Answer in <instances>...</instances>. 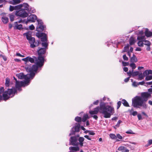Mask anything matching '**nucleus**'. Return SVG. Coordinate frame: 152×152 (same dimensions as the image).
Segmentation results:
<instances>
[{"label": "nucleus", "instance_id": "obj_1", "mask_svg": "<svg viewBox=\"0 0 152 152\" xmlns=\"http://www.w3.org/2000/svg\"><path fill=\"white\" fill-rule=\"evenodd\" d=\"M99 112L104 115V117L105 118H110L111 115L114 112V108L110 105H106L103 102H101L99 106L94 108L93 111H90L89 113L91 115L96 114Z\"/></svg>", "mask_w": 152, "mask_h": 152}, {"label": "nucleus", "instance_id": "obj_2", "mask_svg": "<svg viewBox=\"0 0 152 152\" xmlns=\"http://www.w3.org/2000/svg\"><path fill=\"white\" fill-rule=\"evenodd\" d=\"M20 5H21L20 9L18 10L14 11L13 13L16 16L23 18L28 17V13L25 10H27L28 12L29 11V7L28 4L24 3Z\"/></svg>", "mask_w": 152, "mask_h": 152}, {"label": "nucleus", "instance_id": "obj_3", "mask_svg": "<svg viewBox=\"0 0 152 152\" xmlns=\"http://www.w3.org/2000/svg\"><path fill=\"white\" fill-rule=\"evenodd\" d=\"M16 92V89L13 88H8L3 92L2 96L0 95V101L4 100L6 101L9 99L10 98L13 97Z\"/></svg>", "mask_w": 152, "mask_h": 152}, {"label": "nucleus", "instance_id": "obj_4", "mask_svg": "<svg viewBox=\"0 0 152 152\" xmlns=\"http://www.w3.org/2000/svg\"><path fill=\"white\" fill-rule=\"evenodd\" d=\"M139 96H136L132 99V105L136 108H140L142 106L144 108L146 107V105L143 104L142 99Z\"/></svg>", "mask_w": 152, "mask_h": 152}, {"label": "nucleus", "instance_id": "obj_5", "mask_svg": "<svg viewBox=\"0 0 152 152\" xmlns=\"http://www.w3.org/2000/svg\"><path fill=\"white\" fill-rule=\"evenodd\" d=\"M46 49L43 48H40L37 51L38 56L37 58L39 61L37 64L39 66H43L44 64L45 54L46 52Z\"/></svg>", "mask_w": 152, "mask_h": 152}, {"label": "nucleus", "instance_id": "obj_6", "mask_svg": "<svg viewBox=\"0 0 152 152\" xmlns=\"http://www.w3.org/2000/svg\"><path fill=\"white\" fill-rule=\"evenodd\" d=\"M39 67L35 64L31 66V64H30V65H26L25 66L26 71L30 72L29 76L30 78L32 79L33 78L35 75L34 72H36Z\"/></svg>", "mask_w": 152, "mask_h": 152}, {"label": "nucleus", "instance_id": "obj_7", "mask_svg": "<svg viewBox=\"0 0 152 152\" xmlns=\"http://www.w3.org/2000/svg\"><path fill=\"white\" fill-rule=\"evenodd\" d=\"M22 60L24 61L25 62L26 66V65H28V64L29 61L31 63H34L35 62L36 66H39V67H41L42 66H39L37 64V62H39L37 59V58L34 56H33V58H31L29 56H27L26 57L22 59Z\"/></svg>", "mask_w": 152, "mask_h": 152}, {"label": "nucleus", "instance_id": "obj_8", "mask_svg": "<svg viewBox=\"0 0 152 152\" xmlns=\"http://www.w3.org/2000/svg\"><path fill=\"white\" fill-rule=\"evenodd\" d=\"M38 25L36 28V31L38 32L45 31L46 30V26L43 25V23L40 19L37 20Z\"/></svg>", "mask_w": 152, "mask_h": 152}, {"label": "nucleus", "instance_id": "obj_9", "mask_svg": "<svg viewBox=\"0 0 152 152\" xmlns=\"http://www.w3.org/2000/svg\"><path fill=\"white\" fill-rule=\"evenodd\" d=\"M79 135L76 136L71 137L69 139L70 144L72 145L77 146L79 143L77 142L78 137Z\"/></svg>", "mask_w": 152, "mask_h": 152}, {"label": "nucleus", "instance_id": "obj_10", "mask_svg": "<svg viewBox=\"0 0 152 152\" xmlns=\"http://www.w3.org/2000/svg\"><path fill=\"white\" fill-rule=\"evenodd\" d=\"M80 124L78 123L77 124L76 126L72 128L70 130V133H69V135L70 136L75 134V132H79L80 131Z\"/></svg>", "mask_w": 152, "mask_h": 152}, {"label": "nucleus", "instance_id": "obj_11", "mask_svg": "<svg viewBox=\"0 0 152 152\" xmlns=\"http://www.w3.org/2000/svg\"><path fill=\"white\" fill-rule=\"evenodd\" d=\"M143 102H146L148 100V98L151 97V94H149L148 92H143L141 94V96Z\"/></svg>", "mask_w": 152, "mask_h": 152}, {"label": "nucleus", "instance_id": "obj_12", "mask_svg": "<svg viewBox=\"0 0 152 152\" xmlns=\"http://www.w3.org/2000/svg\"><path fill=\"white\" fill-rule=\"evenodd\" d=\"M37 17L36 15L34 14H31L29 15L27 18V20L26 21V23L28 22H34L37 20Z\"/></svg>", "mask_w": 152, "mask_h": 152}, {"label": "nucleus", "instance_id": "obj_13", "mask_svg": "<svg viewBox=\"0 0 152 152\" xmlns=\"http://www.w3.org/2000/svg\"><path fill=\"white\" fill-rule=\"evenodd\" d=\"M21 86H23V84L22 83V81H21L20 82L18 81H16V84H15V88L16 89V90H17L16 89H17L19 91H22V89L21 88ZM13 87H12L11 88H13ZM15 88V87H14ZM17 93V92L15 93Z\"/></svg>", "mask_w": 152, "mask_h": 152}, {"label": "nucleus", "instance_id": "obj_14", "mask_svg": "<svg viewBox=\"0 0 152 152\" xmlns=\"http://www.w3.org/2000/svg\"><path fill=\"white\" fill-rule=\"evenodd\" d=\"M29 43L30 44V47L31 48H34L35 47L37 46L38 45H34L35 42V39L34 37H32V38H30L28 40Z\"/></svg>", "mask_w": 152, "mask_h": 152}, {"label": "nucleus", "instance_id": "obj_15", "mask_svg": "<svg viewBox=\"0 0 152 152\" xmlns=\"http://www.w3.org/2000/svg\"><path fill=\"white\" fill-rule=\"evenodd\" d=\"M21 5H18L15 6L10 5V10L12 11L14 10H18L20 9Z\"/></svg>", "mask_w": 152, "mask_h": 152}, {"label": "nucleus", "instance_id": "obj_16", "mask_svg": "<svg viewBox=\"0 0 152 152\" xmlns=\"http://www.w3.org/2000/svg\"><path fill=\"white\" fill-rule=\"evenodd\" d=\"M118 149V151H121V152H129V151L126 147L123 146L119 147Z\"/></svg>", "mask_w": 152, "mask_h": 152}, {"label": "nucleus", "instance_id": "obj_17", "mask_svg": "<svg viewBox=\"0 0 152 152\" xmlns=\"http://www.w3.org/2000/svg\"><path fill=\"white\" fill-rule=\"evenodd\" d=\"M69 150L71 151H73L77 152L79 151L80 150V148L78 147H74L71 146L69 148Z\"/></svg>", "mask_w": 152, "mask_h": 152}, {"label": "nucleus", "instance_id": "obj_18", "mask_svg": "<svg viewBox=\"0 0 152 152\" xmlns=\"http://www.w3.org/2000/svg\"><path fill=\"white\" fill-rule=\"evenodd\" d=\"M145 35L147 37H151L152 36V32L149 31L148 28H146L145 32Z\"/></svg>", "mask_w": 152, "mask_h": 152}, {"label": "nucleus", "instance_id": "obj_19", "mask_svg": "<svg viewBox=\"0 0 152 152\" xmlns=\"http://www.w3.org/2000/svg\"><path fill=\"white\" fill-rule=\"evenodd\" d=\"M10 3L12 4H16L20 2V0H11L9 1Z\"/></svg>", "mask_w": 152, "mask_h": 152}, {"label": "nucleus", "instance_id": "obj_20", "mask_svg": "<svg viewBox=\"0 0 152 152\" xmlns=\"http://www.w3.org/2000/svg\"><path fill=\"white\" fill-rule=\"evenodd\" d=\"M78 140L79 142V144L81 146H82L83 145V142L84 140V138L83 137H80Z\"/></svg>", "mask_w": 152, "mask_h": 152}, {"label": "nucleus", "instance_id": "obj_21", "mask_svg": "<svg viewBox=\"0 0 152 152\" xmlns=\"http://www.w3.org/2000/svg\"><path fill=\"white\" fill-rule=\"evenodd\" d=\"M23 35L26 36V39L28 40L32 37H31V34L29 32L25 33L23 34Z\"/></svg>", "mask_w": 152, "mask_h": 152}, {"label": "nucleus", "instance_id": "obj_22", "mask_svg": "<svg viewBox=\"0 0 152 152\" xmlns=\"http://www.w3.org/2000/svg\"><path fill=\"white\" fill-rule=\"evenodd\" d=\"M133 108H132L130 110H129L130 114V115H133V116H135L137 115V112L136 111H134Z\"/></svg>", "mask_w": 152, "mask_h": 152}, {"label": "nucleus", "instance_id": "obj_23", "mask_svg": "<svg viewBox=\"0 0 152 152\" xmlns=\"http://www.w3.org/2000/svg\"><path fill=\"white\" fill-rule=\"evenodd\" d=\"M1 20L2 22L5 24L7 23L9 21L8 18L6 16H3L2 17Z\"/></svg>", "mask_w": 152, "mask_h": 152}, {"label": "nucleus", "instance_id": "obj_24", "mask_svg": "<svg viewBox=\"0 0 152 152\" xmlns=\"http://www.w3.org/2000/svg\"><path fill=\"white\" fill-rule=\"evenodd\" d=\"M15 26L14 27L17 29L20 30L22 28V25L21 24L18 25L17 22L15 23Z\"/></svg>", "mask_w": 152, "mask_h": 152}, {"label": "nucleus", "instance_id": "obj_25", "mask_svg": "<svg viewBox=\"0 0 152 152\" xmlns=\"http://www.w3.org/2000/svg\"><path fill=\"white\" fill-rule=\"evenodd\" d=\"M41 41L42 42H47V37L46 34L45 33V34L43 35V36L41 38Z\"/></svg>", "mask_w": 152, "mask_h": 152}, {"label": "nucleus", "instance_id": "obj_26", "mask_svg": "<svg viewBox=\"0 0 152 152\" xmlns=\"http://www.w3.org/2000/svg\"><path fill=\"white\" fill-rule=\"evenodd\" d=\"M48 43L47 42H42V46L44 47L45 49L47 50L48 49Z\"/></svg>", "mask_w": 152, "mask_h": 152}, {"label": "nucleus", "instance_id": "obj_27", "mask_svg": "<svg viewBox=\"0 0 152 152\" xmlns=\"http://www.w3.org/2000/svg\"><path fill=\"white\" fill-rule=\"evenodd\" d=\"M129 44L131 45H133L135 42V41L134 38L131 37L129 39Z\"/></svg>", "mask_w": 152, "mask_h": 152}, {"label": "nucleus", "instance_id": "obj_28", "mask_svg": "<svg viewBox=\"0 0 152 152\" xmlns=\"http://www.w3.org/2000/svg\"><path fill=\"white\" fill-rule=\"evenodd\" d=\"M25 75H24L23 73H20L19 74H17L16 76L18 77V78L20 79H23Z\"/></svg>", "mask_w": 152, "mask_h": 152}, {"label": "nucleus", "instance_id": "obj_29", "mask_svg": "<svg viewBox=\"0 0 152 152\" xmlns=\"http://www.w3.org/2000/svg\"><path fill=\"white\" fill-rule=\"evenodd\" d=\"M122 102L124 106L128 107H129V105L128 102L126 100L124 99H122Z\"/></svg>", "mask_w": 152, "mask_h": 152}, {"label": "nucleus", "instance_id": "obj_30", "mask_svg": "<svg viewBox=\"0 0 152 152\" xmlns=\"http://www.w3.org/2000/svg\"><path fill=\"white\" fill-rule=\"evenodd\" d=\"M131 61L132 62H136L137 61V58L133 54V56L131 58Z\"/></svg>", "mask_w": 152, "mask_h": 152}, {"label": "nucleus", "instance_id": "obj_31", "mask_svg": "<svg viewBox=\"0 0 152 152\" xmlns=\"http://www.w3.org/2000/svg\"><path fill=\"white\" fill-rule=\"evenodd\" d=\"M10 79L8 78H6V82L5 85L6 86L8 87L10 86Z\"/></svg>", "mask_w": 152, "mask_h": 152}, {"label": "nucleus", "instance_id": "obj_32", "mask_svg": "<svg viewBox=\"0 0 152 152\" xmlns=\"http://www.w3.org/2000/svg\"><path fill=\"white\" fill-rule=\"evenodd\" d=\"M88 118V116L87 114H85L84 115L82 121L83 122H85L87 119Z\"/></svg>", "mask_w": 152, "mask_h": 152}, {"label": "nucleus", "instance_id": "obj_33", "mask_svg": "<svg viewBox=\"0 0 152 152\" xmlns=\"http://www.w3.org/2000/svg\"><path fill=\"white\" fill-rule=\"evenodd\" d=\"M44 34H45V33L43 32H37L36 34V36L38 38H41V37H42Z\"/></svg>", "mask_w": 152, "mask_h": 152}, {"label": "nucleus", "instance_id": "obj_34", "mask_svg": "<svg viewBox=\"0 0 152 152\" xmlns=\"http://www.w3.org/2000/svg\"><path fill=\"white\" fill-rule=\"evenodd\" d=\"M122 122V121H121L120 120H119L118 121L116 124L115 126H113V128H114L115 129H116L118 127L120 126V124Z\"/></svg>", "mask_w": 152, "mask_h": 152}, {"label": "nucleus", "instance_id": "obj_35", "mask_svg": "<svg viewBox=\"0 0 152 152\" xmlns=\"http://www.w3.org/2000/svg\"><path fill=\"white\" fill-rule=\"evenodd\" d=\"M23 86H25L26 85H28L29 83V80H25L24 82H22Z\"/></svg>", "mask_w": 152, "mask_h": 152}, {"label": "nucleus", "instance_id": "obj_36", "mask_svg": "<svg viewBox=\"0 0 152 152\" xmlns=\"http://www.w3.org/2000/svg\"><path fill=\"white\" fill-rule=\"evenodd\" d=\"M137 43L138 45L139 46L142 47L143 46V42L144 41L140 40Z\"/></svg>", "mask_w": 152, "mask_h": 152}, {"label": "nucleus", "instance_id": "obj_37", "mask_svg": "<svg viewBox=\"0 0 152 152\" xmlns=\"http://www.w3.org/2000/svg\"><path fill=\"white\" fill-rule=\"evenodd\" d=\"M129 45L128 44L126 46H125L124 48V49L122 51V53L124 52H126L129 50Z\"/></svg>", "mask_w": 152, "mask_h": 152}, {"label": "nucleus", "instance_id": "obj_38", "mask_svg": "<svg viewBox=\"0 0 152 152\" xmlns=\"http://www.w3.org/2000/svg\"><path fill=\"white\" fill-rule=\"evenodd\" d=\"M144 43L143 42V44L147 45V46H150V45H151V42L148 40H145L144 41Z\"/></svg>", "mask_w": 152, "mask_h": 152}, {"label": "nucleus", "instance_id": "obj_39", "mask_svg": "<svg viewBox=\"0 0 152 152\" xmlns=\"http://www.w3.org/2000/svg\"><path fill=\"white\" fill-rule=\"evenodd\" d=\"M75 120L78 122H80L82 121V118L80 117L77 116L75 118Z\"/></svg>", "mask_w": 152, "mask_h": 152}, {"label": "nucleus", "instance_id": "obj_40", "mask_svg": "<svg viewBox=\"0 0 152 152\" xmlns=\"http://www.w3.org/2000/svg\"><path fill=\"white\" fill-rule=\"evenodd\" d=\"M9 17L11 21H12L14 20L15 15L13 14H10Z\"/></svg>", "mask_w": 152, "mask_h": 152}, {"label": "nucleus", "instance_id": "obj_41", "mask_svg": "<svg viewBox=\"0 0 152 152\" xmlns=\"http://www.w3.org/2000/svg\"><path fill=\"white\" fill-rule=\"evenodd\" d=\"M152 79V75H147L146 76L145 80L148 81Z\"/></svg>", "mask_w": 152, "mask_h": 152}, {"label": "nucleus", "instance_id": "obj_42", "mask_svg": "<svg viewBox=\"0 0 152 152\" xmlns=\"http://www.w3.org/2000/svg\"><path fill=\"white\" fill-rule=\"evenodd\" d=\"M110 136L111 138L113 139H116V135L113 134H110Z\"/></svg>", "mask_w": 152, "mask_h": 152}, {"label": "nucleus", "instance_id": "obj_43", "mask_svg": "<svg viewBox=\"0 0 152 152\" xmlns=\"http://www.w3.org/2000/svg\"><path fill=\"white\" fill-rule=\"evenodd\" d=\"M152 144V140H149L148 141V143L145 145V147H148Z\"/></svg>", "mask_w": 152, "mask_h": 152}, {"label": "nucleus", "instance_id": "obj_44", "mask_svg": "<svg viewBox=\"0 0 152 152\" xmlns=\"http://www.w3.org/2000/svg\"><path fill=\"white\" fill-rule=\"evenodd\" d=\"M145 38V36H138L137 38V39L138 40H142V41H144V40H143Z\"/></svg>", "mask_w": 152, "mask_h": 152}, {"label": "nucleus", "instance_id": "obj_45", "mask_svg": "<svg viewBox=\"0 0 152 152\" xmlns=\"http://www.w3.org/2000/svg\"><path fill=\"white\" fill-rule=\"evenodd\" d=\"M139 74V72L138 71H135L133 72L132 76L133 77L136 76L137 75H138Z\"/></svg>", "mask_w": 152, "mask_h": 152}, {"label": "nucleus", "instance_id": "obj_46", "mask_svg": "<svg viewBox=\"0 0 152 152\" xmlns=\"http://www.w3.org/2000/svg\"><path fill=\"white\" fill-rule=\"evenodd\" d=\"M130 66L132 68V70L134 69L136 67V66L135 64L134 63H131L130 64Z\"/></svg>", "mask_w": 152, "mask_h": 152}, {"label": "nucleus", "instance_id": "obj_47", "mask_svg": "<svg viewBox=\"0 0 152 152\" xmlns=\"http://www.w3.org/2000/svg\"><path fill=\"white\" fill-rule=\"evenodd\" d=\"M138 76H139V79L140 80H142L143 79L144 76L142 74V73L138 74Z\"/></svg>", "mask_w": 152, "mask_h": 152}, {"label": "nucleus", "instance_id": "obj_48", "mask_svg": "<svg viewBox=\"0 0 152 152\" xmlns=\"http://www.w3.org/2000/svg\"><path fill=\"white\" fill-rule=\"evenodd\" d=\"M133 71V70H132V71L129 70V71L127 72V74L130 76L129 77H130L131 75L132 76Z\"/></svg>", "mask_w": 152, "mask_h": 152}, {"label": "nucleus", "instance_id": "obj_49", "mask_svg": "<svg viewBox=\"0 0 152 152\" xmlns=\"http://www.w3.org/2000/svg\"><path fill=\"white\" fill-rule=\"evenodd\" d=\"M121 104V101H118L117 103V109H118L120 107Z\"/></svg>", "mask_w": 152, "mask_h": 152}, {"label": "nucleus", "instance_id": "obj_50", "mask_svg": "<svg viewBox=\"0 0 152 152\" xmlns=\"http://www.w3.org/2000/svg\"><path fill=\"white\" fill-rule=\"evenodd\" d=\"M116 138H118V139L121 140L123 138L122 136L119 134H117L116 136Z\"/></svg>", "mask_w": 152, "mask_h": 152}, {"label": "nucleus", "instance_id": "obj_51", "mask_svg": "<svg viewBox=\"0 0 152 152\" xmlns=\"http://www.w3.org/2000/svg\"><path fill=\"white\" fill-rule=\"evenodd\" d=\"M30 78L29 76H28V74L24 75L23 79H25V80H29Z\"/></svg>", "mask_w": 152, "mask_h": 152}, {"label": "nucleus", "instance_id": "obj_52", "mask_svg": "<svg viewBox=\"0 0 152 152\" xmlns=\"http://www.w3.org/2000/svg\"><path fill=\"white\" fill-rule=\"evenodd\" d=\"M122 64L123 66H127L129 64V63L128 62H126L124 61H122Z\"/></svg>", "mask_w": 152, "mask_h": 152}, {"label": "nucleus", "instance_id": "obj_53", "mask_svg": "<svg viewBox=\"0 0 152 152\" xmlns=\"http://www.w3.org/2000/svg\"><path fill=\"white\" fill-rule=\"evenodd\" d=\"M123 58L125 61H128V58L126 56V54H124L123 56Z\"/></svg>", "mask_w": 152, "mask_h": 152}, {"label": "nucleus", "instance_id": "obj_54", "mask_svg": "<svg viewBox=\"0 0 152 152\" xmlns=\"http://www.w3.org/2000/svg\"><path fill=\"white\" fill-rule=\"evenodd\" d=\"M144 77H145L146 76H147L148 75V70H146L142 74Z\"/></svg>", "mask_w": 152, "mask_h": 152}, {"label": "nucleus", "instance_id": "obj_55", "mask_svg": "<svg viewBox=\"0 0 152 152\" xmlns=\"http://www.w3.org/2000/svg\"><path fill=\"white\" fill-rule=\"evenodd\" d=\"M126 133L128 134H134L132 131L131 130H129L126 132Z\"/></svg>", "mask_w": 152, "mask_h": 152}, {"label": "nucleus", "instance_id": "obj_56", "mask_svg": "<svg viewBox=\"0 0 152 152\" xmlns=\"http://www.w3.org/2000/svg\"><path fill=\"white\" fill-rule=\"evenodd\" d=\"M0 57H2L4 61H6L7 60V58L5 56L1 55H0Z\"/></svg>", "mask_w": 152, "mask_h": 152}, {"label": "nucleus", "instance_id": "obj_57", "mask_svg": "<svg viewBox=\"0 0 152 152\" xmlns=\"http://www.w3.org/2000/svg\"><path fill=\"white\" fill-rule=\"evenodd\" d=\"M29 28L31 30H34L35 28V27L32 24L29 26Z\"/></svg>", "mask_w": 152, "mask_h": 152}, {"label": "nucleus", "instance_id": "obj_58", "mask_svg": "<svg viewBox=\"0 0 152 152\" xmlns=\"http://www.w3.org/2000/svg\"><path fill=\"white\" fill-rule=\"evenodd\" d=\"M4 89L3 87H1L0 88V94L4 92Z\"/></svg>", "mask_w": 152, "mask_h": 152}, {"label": "nucleus", "instance_id": "obj_59", "mask_svg": "<svg viewBox=\"0 0 152 152\" xmlns=\"http://www.w3.org/2000/svg\"><path fill=\"white\" fill-rule=\"evenodd\" d=\"M137 117L139 120L142 119V116L140 114H137Z\"/></svg>", "mask_w": 152, "mask_h": 152}, {"label": "nucleus", "instance_id": "obj_60", "mask_svg": "<svg viewBox=\"0 0 152 152\" xmlns=\"http://www.w3.org/2000/svg\"><path fill=\"white\" fill-rule=\"evenodd\" d=\"M88 134L90 135H94L95 134V133L92 131H89Z\"/></svg>", "mask_w": 152, "mask_h": 152}, {"label": "nucleus", "instance_id": "obj_61", "mask_svg": "<svg viewBox=\"0 0 152 152\" xmlns=\"http://www.w3.org/2000/svg\"><path fill=\"white\" fill-rule=\"evenodd\" d=\"M133 85L134 86H137L138 85V83L134 82L133 83Z\"/></svg>", "mask_w": 152, "mask_h": 152}, {"label": "nucleus", "instance_id": "obj_62", "mask_svg": "<svg viewBox=\"0 0 152 152\" xmlns=\"http://www.w3.org/2000/svg\"><path fill=\"white\" fill-rule=\"evenodd\" d=\"M84 137L88 140H91V138L88 135H85L84 136Z\"/></svg>", "mask_w": 152, "mask_h": 152}, {"label": "nucleus", "instance_id": "obj_63", "mask_svg": "<svg viewBox=\"0 0 152 152\" xmlns=\"http://www.w3.org/2000/svg\"><path fill=\"white\" fill-rule=\"evenodd\" d=\"M148 91L149 93L152 94V88H150L148 89Z\"/></svg>", "mask_w": 152, "mask_h": 152}, {"label": "nucleus", "instance_id": "obj_64", "mask_svg": "<svg viewBox=\"0 0 152 152\" xmlns=\"http://www.w3.org/2000/svg\"><path fill=\"white\" fill-rule=\"evenodd\" d=\"M99 102V100H97L93 102V104L95 105H97Z\"/></svg>", "mask_w": 152, "mask_h": 152}]
</instances>
